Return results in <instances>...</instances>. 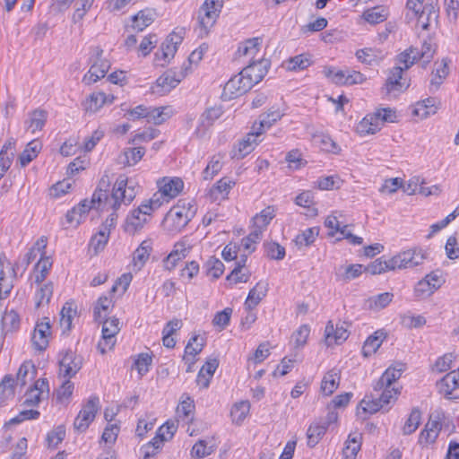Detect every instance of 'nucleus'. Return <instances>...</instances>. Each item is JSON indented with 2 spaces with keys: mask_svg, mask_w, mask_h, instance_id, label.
Instances as JSON below:
<instances>
[{
  "mask_svg": "<svg viewBox=\"0 0 459 459\" xmlns=\"http://www.w3.org/2000/svg\"><path fill=\"white\" fill-rule=\"evenodd\" d=\"M77 315L76 306L74 302H65L60 311L59 325L62 330V333H68L72 329V322L74 316Z\"/></svg>",
  "mask_w": 459,
  "mask_h": 459,
  "instance_id": "22",
  "label": "nucleus"
},
{
  "mask_svg": "<svg viewBox=\"0 0 459 459\" xmlns=\"http://www.w3.org/2000/svg\"><path fill=\"white\" fill-rule=\"evenodd\" d=\"M53 295V283L47 282L39 286L36 293V306L39 307L43 304H48Z\"/></svg>",
  "mask_w": 459,
  "mask_h": 459,
  "instance_id": "49",
  "label": "nucleus"
},
{
  "mask_svg": "<svg viewBox=\"0 0 459 459\" xmlns=\"http://www.w3.org/2000/svg\"><path fill=\"white\" fill-rule=\"evenodd\" d=\"M30 369H32V374H35L33 364H31L30 362L22 363L20 366L19 370L17 372L15 384L20 385L21 386H24L27 383L26 377Z\"/></svg>",
  "mask_w": 459,
  "mask_h": 459,
  "instance_id": "62",
  "label": "nucleus"
},
{
  "mask_svg": "<svg viewBox=\"0 0 459 459\" xmlns=\"http://www.w3.org/2000/svg\"><path fill=\"white\" fill-rule=\"evenodd\" d=\"M264 251L270 259L281 260L285 256V248L276 242L264 243Z\"/></svg>",
  "mask_w": 459,
  "mask_h": 459,
  "instance_id": "53",
  "label": "nucleus"
},
{
  "mask_svg": "<svg viewBox=\"0 0 459 459\" xmlns=\"http://www.w3.org/2000/svg\"><path fill=\"white\" fill-rule=\"evenodd\" d=\"M419 59L420 51L414 48L406 49L397 56V62L401 65H403V66H402L403 71L409 69Z\"/></svg>",
  "mask_w": 459,
  "mask_h": 459,
  "instance_id": "42",
  "label": "nucleus"
},
{
  "mask_svg": "<svg viewBox=\"0 0 459 459\" xmlns=\"http://www.w3.org/2000/svg\"><path fill=\"white\" fill-rule=\"evenodd\" d=\"M184 183L178 178H175L166 181L164 178L161 183H159V191L155 193L152 196H158V199L160 201V206L164 202L169 203L170 199L176 197L183 189Z\"/></svg>",
  "mask_w": 459,
  "mask_h": 459,
  "instance_id": "10",
  "label": "nucleus"
},
{
  "mask_svg": "<svg viewBox=\"0 0 459 459\" xmlns=\"http://www.w3.org/2000/svg\"><path fill=\"white\" fill-rule=\"evenodd\" d=\"M103 49L100 46L91 48L89 64L91 65L87 74L82 78V82L91 85L104 78L110 68V62L103 58Z\"/></svg>",
  "mask_w": 459,
  "mask_h": 459,
  "instance_id": "2",
  "label": "nucleus"
},
{
  "mask_svg": "<svg viewBox=\"0 0 459 459\" xmlns=\"http://www.w3.org/2000/svg\"><path fill=\"white\" fill-rule=\"evenodd\" d=\"M65 437V428L63 425L57 426L55 429L50 431L47 436V442L48 446L56 447Z\"/></svg>",
  "mask_w": 459,
  "mask_h": 459,
  "instance_id": "55",
  "label": "nucleus"
},
{
  "mask_svg": "<svg viewBox=\"0 0 459 459\" xmlns=\"http://www.w3.org/2000/svg\"><path fill=\"white\" fill-rule=\"evenodd\" d=\"M231 314L232 308L230 307H226L216 313L212 319L213 325L219 326L221 330L224 329L230 324Z\"/></svg>",
  "mask_w": 459,
  "mask_h": 459,
  "instance_id": "57",
  "label": "nucleus"
},
{
  "mask_svg": "<svg viewBox=\"0 0 459 459\" xmlns=\"http://www.w3.org/2000/svg\"><path fill=\"white\" fill-rule=\"evenodd\" d=\"M221 154L213 155L206 168L203 171L204 180H211L221 169Z\"/></svg>",
  "mask_w": 459,
  "mask_h": 459,
  "instance_id": "43",
  "label": "nucleus"
},
{
  "mask_svg": "<svg viewBox=\"0 0 459 459\" xmlns=\"http://www.w3.org/2000/svg\"><path fill=\"white\" fill-rule=\"evenodd\" d=\"M250 69H242V71L230 78L225 84L224 91L230 95V98L238 97L248 91L255 84L258 83L264 76V73L255 74L254 79L247 78L249 76Z\"/></svg>",
  "mask_w": 459,
  "mask_h": 459,
  "instance_id": "3",
  "label": "nucleus"
},
{
  "mask_svg": "<svg viewBox=\"0 0 459 459\" xmlns=\"http://www.w3.org/2000/svg\"><path fill=\"white\" fill-rule=\"evenodd\" d=\"M275 217V209L273 206H267L259 213L255 214L252 219V226L264 230L270 224L271 221Z\"/></svg>",
  "mask_w": 459,
  "mask_h": 459,
  "instance_id": "32",
  "label": "nucleus"
},
{
  "mask_svg": "<svg viewBox=\"0 0 459 459\" xmlns=\"http://www.w3.org/2000/svg\"><path fill=\"white\" fill-rule=\"evenodd\" d=\"M326 430V427L323 426L319 421L310 424L307 430V445L309 447H315L323 438Z\"/></svg>",
  "mask_w": 459,
  "mask_h": 459,
  "instance_id": "33",
  "label": "nucleus"
},
{
  "mask_svg": "<svg viewBox=\"0 0 459 459\" xmlns=\"http://www.w3.org/2000/svg\"><path fill=\"white\" fill-rule=\"evenodd\" d=\"M387 10L383 6H375L363 13V18L370 24H377L386 20Z\"/></svg>",
  "mask_w": 459,
  "mask_h": 459,
  "instance_id": "36",
  "label": "nucleus"
},
{
  "mask_svg": "<svg viewBox=\"0 0 459 459\" xmlns=\"http://www.w3.org/2000/svg\"><path fill=\"white\" fill-rule=\"evenodd\" d=\"M319 230L317 228H308L298 234L295 238V243L299 247H307L314 243L317 237Z\"/></svg>",
  "mask_w": 459,
  "mask_h": 459,
  "instance_id": "44",
  "label": "nucleus"
},
{
  "mask_svg": "<svg viewBox=\"0 0 459 459\" xmlns=\"http://www.w3.org/2000/svg\"><path fill=\"white\" fill-rule=\"evenodd\" d=\"M222 113L223 110L221 106L209 108L202 114L200 123L203 126H210L221 117Z\"/></svg>",
  "mask_w": 459,
  "mask_h": 459,
  "instance_id": "45",
  "label": "nucleus"
},
{
  "mask_svg": "<svg viewBox=\"0 0 459 459\" xmlns=\"http://www.w3.org/2000/svg\"><path fill=\"white\" fill-rule=\"evenodd\" d=\"M145 153L143 147L126 148L118 157L119 164L134 166L139 162Z\"/></svg>",
  "mask_w": 459,
  "mask_h": 459,
  "instance_id": "27",
  "label": "nucleus"
},
{
  "mask_svg": "<svg viewBox=\"0 0 459 459\" xmlns=\"http://www.w3.org/2000/svg\"><path fill=\"white\" fill-rule=\"evenodd\" d=\"M59 372L58 376L64 378L74 377L82 368L83 358L68 349L59 352Z\"/></svg>",
  "mask_w": 459,
  "mask_h": 459,
  "instance_id": "5",
  "label": "nucleus"
},
{
  "mask_svg": "<svg viewBox=\"0 0 459 459\" xmlns=\"http://www.w3.org/2000/svg\"><path fill=\"white\" fill-rule=\"evenodd\" d=\"M289 70H304L311 65V61L305 55L296 56L289 60Z\"/></svg>",
  "mask_w": 459,
  "mask_h": 459,
  "instance_id": "59",
  "label": "nucleus"
},
{
  "mask_svg": "<svg viewBox=\"0 0 459 459\" xmlns=\"http://www.w3.org/2000/svg\"><path fill=\"white\" fill-rule=\"evenodd\" d=\"M152 250V241L143 240L133 254L132 266L134 272L141 271L148 261Z\"/></svg>",
  "mask_w": 459,
  "mask_h": 459,
  "instance_id": "18",
  "label": "nucleus"
},
{
  "mask_svg": "<svg viewBox=\"0 0 459 459\" xmlns=\"http://www.w3.org/2000/svg\"><path fill=\"white\" fill-rule=\"evenodd\" d=\"M403 371V364H398L395 367H389L374 385V391L383 392L385 388H390L393 383L401 377Z\"/></svg>",
  "mask_w": 459,
  "mask_h": 459,
  "instance_id": "17",
  "label": "nucleus"
},
{
  "mask_svg": "<svg viewBox=\"0 0 459 459\" xmlns=\"http://www.w3.org/2000/svg\"><path fill=\"white\" fill-rule=\"evenodd\" d=\"M403 68L400 65L394 66L390 70L383 90L386 94L401 92L409 87L406 79L403 77Z\"/></svg>",
  "mask_w": 459,
  "mask_h": 459,
  "instance_id": "11",
  "label": "nucleus"
},
{
  "mask_svg": "<svg viewBox=\"0 0 459 459\" xmlns=\"http://www.w3.org/2000/svg\"><path fill=\"white\" fill-rule=\"evenodd\" d=\"M11 264L4 256H0V299L6 298L13 288Z\"/></svg>",
  "mask_w": 459,
  "mask_h": 459,
  "instance_id": "19",
  "label": "nucleus"
},
{
  "mask_svg": "<svg viewBox=\"0 0 459 459\" xmlns=\"http://www.w3.org/2000/svg\"><path fill=\"white\" fill-rule=\"evenodd\" d=\"M48 119V112L42 108H36L28 114L25 121V126L28 131L35 134L41 131L46 125Z\"/></svg>",
  "mask_w": 459,
  "mask_h": 459,
  "instance_id": "21",
  "label": "nucleus"
},
{
  "mask_svg": "<svg viewBox=\"0 0 459 459\" xmlns=\"http://www.w3.org/2000/svg\"><path fill=\"white\" fill-rule=\"evenodd\" d=\"M309 333L310 329L308 325H302L299 327L292 335L296 348L303 347L306 344Z\"/></svg>",
  "mask_w": 459,
  "mask_h": 459,
  "instance_id": "60",
  "label": "nucleus"
},
{
  "mask_svg": "<svg viewBox=\"0 0 459 459\" xmlns=\"http://www.w3.org/2000/svg\"><path fill=\"white\" fill-rule=\"evenodd\" d=\"M223 7V0H205L201 7L199 15V23L207 33L216 22L221 9Z\"/></svg>",
  "mask_w": 459,
  "mask_h": 459,
  "instance_id": "7",
  "label": "nucleus"
},
{
  "mask_svg": "<svg viewBox=\"0 0 459 459\" xmlns=\"http://www.w3.org/2000/svg\"><path fill=\"white\" fill-rule=\"evenodd\" d=\"M253 131L248 133L232 151V158L240 160L249 154L257 144V137L262 134H257L256 123L252 127Z\"/></svg>",
  "mask_w": 459,
  "mask_h": 459,
  "instance_id": "12",
  "label": "nucleus"
},
{
  "mask_svg": "<svg viewBox=\"0 0 459 459\" xmlns=\"http://www.w3.org/2000/svg\"><path fill=\"white\" fill-rule=\"evenodd\" d=\"M70 379L71 378H65V380L62 383L60 387L56 390V399L59 402L68 400L73 394L74 385Z\"/></svg>",
  "mask_w": 459,
  "mask_h": 459,
  "instance_id": "58",
  "label": "nucleus"
},
{
  "mask_svg": "<svg viewBox=\"0 0 459 459\" xmlns=\"http://www.w3.org/2000/svg\"><path fill=\"white\" fill-rule=\"evenodd\" d=\"M194 213L195 212L191 211L190 208L186 209L185 207L176 206L167 213L165 220L167 221H171L174 230H180L191 221Z\"/></svg>",
  "mask_w": 459,
  "mask_h": 459,
  "instance_id": "14",
  "label": "nucleus"
},
{
  "mask_svg": "<svg viewBox=\"0 0 459 459\" xmlns=\"http://www.w3.org/2000/svg\"><path fill=\"white\" fill-rule=\"evenodd\" d=\"M154 21V13L152 10H141L133 16L131 28L136 32L143 31L146 27L151 25Z\"/></svg>",
  "mask_w": 459,
  "mask_h": 459,
  "instance_id": "26",
  "label": "nucleus"
},
{
  "mask_svg": "<svg viewBox=\"0 0 459 459\" xmlns=\"http://www.w3.org/2000/svg\"><path fill=\"white\" fill-rule=\"evenodd\" d=\"M380 116L381 112L367 115L358 125V133L366 135L378 132L382 127Z\"/></svg>",
  "mask_w": 459,
  "mask_h": 459,
  "instance_id": "20",
  "label": "nucleus"
},
{
  "mask_svg": "<svg viewBox=\"0 0 459 459\" xmlns=\"http://www.w3.org/2000/svg\"><path fill=\"white\" fill-rule=\"evenodd\" d=\"M268 291V284L264 282H257L256 285L252 288L247 295L245 301V308L247 310H253L260 301L266 296Z\"/></svg>",
  "mask_w": 459,
  "mask_h": 459,
  "instance_id": "23",
  "label": "nucleus"
},
{
  "mask_svg": "<svg viewBox=\"0 0 459 459\" xmlns=\"http://www.w3.org/2000/svg\"><path fill=\"white\" fill-rule=\"evenodd\" d=\"M49 392L48 382L46 378L38 379L25 394L23 403L27 406H35L40 402L43 394Z\"/></svg>",
  "mask_w": 459,
  "mask_h": 459,
  "instance_id": "16",
  "label": "nucleus"
},
{
  "mask_svg": "<svg viewBox=\"0 0 459 459\" xmlns=\"http://www.w3.org/2000/svg\"><path fill=\"white\" fill-rule=\"evenodd\" d=\"M136 191L134 185L128 181L125 175H120L114 185L111 198L114 200L112 207L117 210L121 204L128 205L135 197Z\"/></svg>",
  "mask_w": 459,
  "mask_h": 459,
  "instance_id": "4",
  "label": "nucleus"
},
{
  "mask_svg": "<svg viewBox=\"0 0 459 459\" xmlns=\"http://www.w3.org/2000/svg\"><path fill=\"white\" fill-rule=\"evenodd\" d=\"M392 262L391 258L385 260L383 256L376 259L371 264L364 267V271L369 273L370 274H380L386 271H393L391 268Z\"/></svg>",
  "mask_w": 459,
  "mask_h": 459,
  "instance_id": "38",
  "label": "nucleus"
},
{
  "mask_svg": "<svg viewBox=\"0 0 459 459\" xmlns=\"http://www.w3.org/2000/svg\"><path fill=\"white\" fill-rule=\"evenodd\" d=\"M340 377L334 370L328 371L321 382V391L325 395H331L339 386Z\"/></svg>",
  "mask_w": 459,
  "mask_h": 459,
  "instance_id": "35",
  "label": "nucleus"
},
{
  "mask_svg": "<svg viewBox=\"0 0 459 459\" xmlns=\"http://www.w3.org/2000/svg\"><path fill=\"white\" fill-rule=\"evenodd\" d=\"M2 325L6 332L16 330L20 325L19 315L13 309L5 311L2 316Z\"/></svg>",
  "mask_w": 459,
  "mask_h": 459,
  "instance_id": "48",
  "label": "nucleus"
},
{
  "mask_svg": "<svg viewBox=\"0 0 459 459\" xmlns=\"http://www.w3.org/2000/svg\"><path fill=\"white\" fill-rule=\"evenodd\" d=\"M414 113L417 116H420L422 118L427 117L430 114H435L436 108L434 99L429 98L419 102L417 108L414 109Z\"/></svg>",
  "mask_w": 459,
  "mask_h": 459,
  "instance_id": "54",
  "label": "nucleus"
},
{
  "mask_svg": "<svg viewBox=\"0 0 459 459\" xmlns=\"http://www.w3.org/2000/svg\"><path fill=\"white\" fill-rule=\"evenodd\" d=\"M15 379L6 375L0 383V399L6 400L14 395Z\"/></svg>",
  "mask_w": 459,
  "mask_h": 459,
  "instance_id": "50",
  "label": "nucleus"
},
{
  "mask_svg": "<svg viewBox=\"0 0 459 459\" xmlns=\"http://www.w3.org/2000/svg\"><path fill=\"white\" fill-rule=\"evenodd\" d=\"M356 57L363 64L372 65L380 58V51L367 48L364 49H359L356 52Z\"/></svg>",
  "mask_w": 459,
  "mask_h": 459,
  "instance_id": "46",
  "label": "nucleus"
},
{
  "mask_svg": "<svg viewBox=\"0 0 459 459\" xmlns=\"http://www.w3.org/2000/svg\"><path fill=\"white\" fill-rule=\"evenodd\" d=\"M250 410V403L248 401H240L236 403L230 411L232 420L237 424H240L247 417Z\"/></svg>",
  "mask_w": 459,
  "mask_h": 459,
  "instance_id": "40",
  "label": "nucleus"
},
{
  "mask_svg": "<svg viewBox=\"0 0 459 459\" xmlns=\"http://www.w3.org/2000/svg\"><path fill=\"white\" fill-rule=\"evenodd\" d=\"M434 291L435 290L432 289L431 284L425 278L420 281L414 288L415 296L418 298L429 297Z\"/></svg>",
  "mask_w": 459,
  "mask_h": 459,
  "instance_id": "64",
  "label": "nucleus"
},
{
  "mask_svg": "<svg viewBox=\"0 0 459 459\" xmlns=\"http://www.w3.org/2000/svg\"><path fill=\"white\" fill-rule=\"evenodd\" d=\"M177 429L178 424L175 421L168 420L158 429L159 437H161V440H169L172 438Z\"/></svg>",
  "mask_w": 459,
  "mask_h": 459,
  "instance_id": "63",
  "label": "nucleus"
},
{
  "mask_svg": "<svg viewBox=\"0 0 459 459\" xmlns=\"http://www.w3.org/2000/svg\"><path fill=\"white\" fill-rule=\"evenodd\" d=\"M187 248L184 242H178L174 245L173 250L163 260L164 268L168 271L173 270L177 263L186 257Z\"/></svg>",
  "mask_w": 459,
  "mask_h": 459,
  "instance_id": "25",
  "label": "nucleus"
},
{
  "mask_svg": "<svg viewBox=\"0 0 459 459\" xmlns=\"http://www.w3.org/2000/svg\"><path fill=\"white\" fill-rule=\"evenodd\" d=\"M394 294L384 292L368 299V307L373 310H381L386 307L393 300Z\"/></svg>",
  "mask_w": 459,
  "mask_h": 459,
  "instance_id": "39",
  "label": "nucleus"
},
{
  "mask_svg": "<svg viewBox=\"0 0 459 459\" xmlns=\"http://www.w3.org/2000/svg\"><path fill=\"white\" fill-rule=\"evenodd\" d=\"M50 335V324L48 317L38 323L34 329L31 342L35 349L44 351L48 345V336Z\"/></svg>",
  "mask_w": 459,
  "mask_h": 459,
  "instance_id": "15",
  "label": "nucleus"
},
{
  "mask_svg": "<svg viewBox=\"0 0 459 459\" xmlns=\"http://www.w3.org/2000/svg\"><path fill=\"white\" fill-rule=\"evenodd\" d=\"M108 236L109 231L101 229L96 235L91 238V246L93 247L95 253L104 249L106 244L108 243Z\"/></svg>",
  "mask_w": 459,
  "mask_h": 459,
  "instance_id": "56",
  "label": "nucleus"
},
{
  "mask_svg": "<svg viewBox=\"0 0 459 459\" xmlns=\"http://www.w3.org/2000/svg\"><path fill=\"white\" fill-rule=\"evenodd\" d=\"M283 116L279 108H270L266 113L262 114L259 118L257 126V134H264L266 128H270L275 122L280 120Z\"/></svg>",
  "mask_w": 459,
  "mask_h": 459,
  "instance_id": "30",
  "label": "nucleus"
},
{
  "mask_svg": "<svg viewBox=\"0 0 459 459\" xmlns=\"http://www.w3.org/2000/svg\"><path fill=\"white\" fill-rule=\"evenodd\" d=\"M108 101V97L104 92H94L90 95L85 101L84 108L86 111L97 112Z\"/></svg>",
  "mask_w": 459,
  "mask_h": 459,
  "instance_id": "37",
  "label": "nucleus"
},
{
  "mask_svg": "<svg viewBox=\"0 0 459 459\" xmlns=\"http://www.w3.org/2000/svg\"><path fill=\"white\" fill-rule=\"evenodd\" d=\"M100 400L97 396H91L82 406L74 421V428L78 432H84L94 420L99 411Z\"/></svg>",
  "mask_w": 459,
  "mask_h": 459,
  "instance_id": "6",
  "label": "nucleus"
},
{
  "mask_svg": "<svg viewBox=\"0 0 459 459\" xmlns=\"http://www.w3.org/2000/svg\"><path fill=\"white\" fill-rule=\"evenodd\" d=\"M421 421V412L418 408H413L409 418L403 427V435H411L416 431Z\"/></svg>",
  "mask_w": 459,
  "mask_h": 459,
  "instance_id": "41",
  "label": "nucleus"
},
{
  "mask_svg": "<svg viewBox=\"0 0 459 459\" xmlns=\"http://www.w3.org/2000/svg\"><path fill=\"white\" fill-rule=\"evenodd\" d=\"M348 336L349 333L342 325H334L333 321H328L325 330V342L328 347L342 343Z\"/></svg>",
  "mask_w": 459,
  "mask_h": 459,
  "instance_id": "13",
  "label": "nucleus"
},
{
  "mask_svg": "<svg viewBox=\"0 0 459 459\" xmlns=\"http://www.w3.org/2000/svg\"><path fill=\"white\" fill-rule=\"evenodd\" d=\"M111 305V299L107 296H101L98 299L93 310V316L96 321L102 322Z\"/></svg>",
  "mask_w": 459,
  "mask_h": 459,
  "instance_id": "47",
  "label": "nucleus"
},
{
  "mask_svg": "<svg viewBox=\"0 0 459 459\" xmlns=\"http://www.w3.org/2000/svg\"><path fill=\"white\" fill-rule=\"evenodd\" d=\"M439 430L440 423L438 421H429L420 434L419 443L420 445L434 443L438 436Z\"/></svg>",
  "mask_w": 459,
  "mask_h": 459,
  "instance_id": "31",
  "label": "nucleus"
},
{
  "mask_svg": "<svg viewBox=\"0 0 459 459\" xmlns=\"http://www.w3.org/2000/svg\"><path fill=\"white\" fill-rule=\"evenodd\" d=\"M424 255L421 250L409 249L399 253L398 255L391 258L392 264L391 268L404 269L411 268L420 264L424 260Z\"/></svg>",
  "mask_w": 459,
  "mask_h": 459,
  "instance_id": "9",
  "label": "nucleus"
},
{
  "mask_svg": "<svg viewBox=\"0 0 459 459\" xmlns=\"http://www.w3.org/2000/svg\"><path fill=\"white\" fill-rule=\"evenodd\" d=\"M385 338V333L383 330L376 331L372 335L368 336L362 347V354L368 357L375 353L380 347L382 342Z\"/></svg>",
  "mask_w": 459,
  "mask_h": 459,
  "instance_id": "29",
  "label": "nucleus"
},
{
  "mask_svg": "<svg viewBox=\"0 0 459 459\" xmlns=\"http://www.w3.org/2000/svg\"><path fill=\"white\" fill-rule=\"evenodd\" d=\"M119 330V321L116 317L108 318L102 322V340L98 343V349L102 354L115 345V336Z\"/></svg>",
  "mask_w": 459,
  "mask_h": 459,
  "instance_id": "8",
  "label": "nucleus"
},
{
  "mask_svg": "<svg viewBox=\"0 0 459 459\" xmlns=\"http://www.w3.org/2000/svg\"><path fill=\"white\" fill-rule=\"evenodd\" d=\"M159 196L160 195L156 197L152 196L139 205L137 209L132 211V212L126 217L124 224L126 232L134 235L143 227L148 221V217L160 207V201L158 199Z\"/></svg>",
  "mask_w": 459,
  "mask_h": 459,
  "instance_id": "1",
  "label": "nucleus"
},
{
  "mask_svg": "<svg viewBox=\"0 0 459 459\" xmlns=\"http://www.w3.org/2000/svg\"><path fill=\"white\" fill-rule=\"evenodd\" d=\"M152 359L148 353H141L135 359L132 368H135L138 371L140 377L144 376L150 369Z\"/></svg>",
  "mask_w": 459,
  "mask_h": 459,
  "instance_id": "52",
  "label": "nucleus"
},
{
  "mask_svg": "<svg viewBox=\"0 0 459 459\" xmlns=\"http://www.w3.org/2000/svg\"><path fill=\"white\" fill-rule=\"evenodd\" d=\"M459 386V368L447 373L438 383L439 392L450 399L452 392Z\"/></svg>",
  "mask_w": 459,
  "mask_h": 459,
  "instance_id": "24",
  "label": "nucleus"
},
{
  "mask_svg": "<svg viewBox=\"0 0 459 459\" xmlns=\"http://www.w3.org/2000/svg\"><path fill=\"white\" fill-rule=\"evenodd\" d=\"M171 113V108L169 107H148V116L146 119L149 123L161 125L170 117Z\"/></svg>",
  "mask_w": 459,
  "mask_h": 459,
  "instance_id": "34",
  "label": "nucleus"
},
{
  "mask_svg": "<svg viewBox=\"0 0 459 459\" xmlns=\"http://www.w3.org/2000/svg\"><path fill=\"white\" fill-rule=\"evenodd\" d=\"M180 81L179 78H177L173 71L169 70L165 72L156 80V86L160 88V91H158V92L160 94L169 92L172 89L177 87Z\"/></svg>",
  "mask_w": 459,
  "mask_h": 459,
  "instance_id": "28",
  "label": "nucleus"
},
{
  "mask_svg": "<svg viewBox=\"0 0 459 459\" xmlns=\"http://www.w3.org/2000/svg\"><path fill=\"white\" fill-rule=\"evenodd\" d=\"M212 448L208 447L204 440L196 442L191 449V456L195 458H202L212 453Z\"/></svg>",
  "mask_w": 459,
  "mask_h": 459,
  "instance_id": "61",
  "label": "nucleus"
},
{
  "mask_svg": "<svg viewBox=\"0 0 459 459\" xmlns=\"http://www.w3.org/2000/svg\"><path fill=\"white\" fill-rule=\"evenodd\" d=\"M207 274L212 275L213 279H218L224 272L223 263L215 256H211L205 263Z\"/></svg>",
  "mask_w": 459,
  "mask_h": 459,
  "instance_id": "51",
  "label": "nucleus"
}]
</instances>
